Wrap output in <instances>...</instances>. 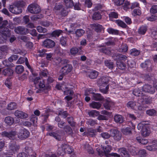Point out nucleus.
Here are the masks:
<instances>
[{
	"instance_id": "1",
	"label": "nucleus",
	"mask_w": 157,
	"mask_h": 157,
	"mask_svg": "<svg viewBox=\"0 0 157 157\" xmlns=\"http://www.w3.org/2000/svg\"><path fill=\"white\" fill-rule=\"evenodd\" d=\"M137 128L138 130H141V134L143 136H147L150 133V129L147 125L143 122L138 124Z\"/></svg>"
},
{
	"instance_id": "2",
	"label": "nucleus",
	"mask_w": 157,
	"mask_h": 157,
	"mask_svg": "<svg viewBox=\"0 0 157 157\" xmlns=\"http://www.w3.org/2000/svg\"><path fill=\"white\" fill-rule=\"evenodd\" d=\"M27 10L30 13L33 14H37L40 11V6L36 3L29 5L27 7Z\"/></svg>"
},
{
	"instance_id": "3",
	"label": "nucleus",
	"mask_w": 157,
	"mask_h": 157,
	"mask_svg": "<svg viewBox=\"0 0 157 157\" xmlns=\"http://www.w3.org/2000/svg\"><path fill=\"white\" fill-rule=\"evenodd\" d=\"M92 89H87L85 91V95L86 96L89 95V94H93L92 98L93 100L95 101H101L103 100V97L99 94H95L92 92Z\"/></svg>"
},
{
	"instance_id": "4",
	"label": "nucleus",
	"mask_w": 157,
	"mask_h": 157,
	"mask_svg": "<svg viewBox=\"0 0 157 157\" xmlns=\"http://www.w3.org/2000/svg\"><path fill=\"white\" fill-rule=\"evenodd\" d=\"M1 135L3 137H6L11 140L16 139L17 132L15 131H11L10 132L4 131L1 133Z\"/></svg>"
},
{
	"instance_id": "5",
	"label": "nucleus",
	"mask_w": 157,
	"mask_h": 157,
	"mask_svg": "<svg viewBox=\"0 0 157 157\" xmlns=\"http://www.w3.org/2000/svg\"><path fill=\"white\" fill-rule=\"evenodd\" d=\"M29 134L30 133L28 130L24 128L19 130L17 136L20 139L23 140L28 138Z\"/></svg>"
},
{
	"instance_id": "6",
	"label": "nucleus",
	"mask_w": 157,
	"mask_h": 157,
	"mask_svg": "<svg viewBox=\"0 0 157 157\" xmlns=\"http://www.w3.org/2000/svg\"><path fill=\"white\" fill-rule=\"evenodd\" d=\"M110 78L108 77L103 76L101 77L98 81L97 83L99 86L105 87L108 85Z\"/></svg>"
},
{
	"instance_id": "7",
	"label": "nucleus",
	"mask_w": 157,
	"mask_h": 157,
	"mask_svg": "<svg viewBox=\"0 0 157 157\" xmlns=\"http://www.w3.org/2000/svg\"><path fill=\"white\" fill-rule=\"evenodd\" d=\"M72 69V67L71 65L67 64L61 68L60 73L63 75H66L70 73Z\"/></svg>"
},
{
	"instance_id": "8",
	"label": "nucleus",
	"mask_w": 157,
	"mask_h": 157,
	"mask_svg": "<svg viewBox=\"0 0 157 157\" xmlns=\"http://www.w3.org/2000/svg\"><path fill=\"white\" fill-rule=\"evenodd\" d=\"M55 44V43L53 41L50 39H48L43 42L42 45L44 47L50 48L53 47Z\"/></svg>"
},
{
	"instance_id": "9",
	"label": "nucleus",
	"mask_w": 157,
	"mask_h": 157,
	"mask_svg": "<svg viewBox=\"0 0 157 157\" xmlns=\"http://www.w3.org/2000/svg\"><path fill=\"white\" fill-rule=\"evenodd\" d=\"M9 10L10 12L15 14H19L22 12V10L21 8L14 5H10Z\"/></svg>"
},
{
	"instance_id": "10",
	"label": "nucleus",
	"mask_w": 157,
	"mask_h": 157,
	"mask_svg": "<svg viewBox=\"0 0 157 157\" xmlns=\"http://www.w3.org/2000/svg\"><path fill=\"white\" fill-rule=\"evenodd\" d=\"M111 136L114 139L117 141L120 140L121 138V133L117 129H112L111 130Z\"/></svg>"
},
{
	"instance_id": "11",
	"label": "nucleus",
	"mask_w": 157,
	"mask_h": 157,
	"mask_svg": "<svg viewBox=\"0 0 157 157\" xmlns=\"http://www.w3.org/2000/svg\"><path fill=\"white\" fill-rule=\"evenodd\" d=\"M27 30L24 26H18L14 29L15 33L19 34L25 35L27 33Z\"/></svg>"
},
{
	"instance_id": "12",
	"label": "nucleus",
	"mask_w": 157,
	"mask_h": 157,
	"mask_svg": "<svg viewBox=\"0 0 157 157\" xmlns=\"http://www.w3.org/2000/svg\"><path fill=\"white\" fill-rule=\"evenodd\" d=\"M20 148V146L15 143L11 142L9 144V149L13 153L18 151Z\"/></svg>"
},
{
	"instance_id": "13",
	"label": "nucleus",
	"mask_w": 157,
	"mask_h": 157,
	"mask_svg": "<svg viewBox=\"0 0 157 157\" xmlns=\"http://www.w3.org/2000/svg\"><path fill=\"white\" fill-rule=\"evenodd\" d=\"M143 91L151 94H153L155 91L154 88L152 86L149 85H145L142 88Z\"/></svg>"
},
{
	"instance_id": "14",
	"label": "nucleus",
	"mask_w": 157,
	"mask_h": 157,
	"mask_svg": "<svg viewBox=\"0 0 157 157\" xmlns=\"http://www.w3.org/2000/svg\"><path fill=\"white\" fill-rule=\"evenodd\" d=\"M14 115L16 117L21 119L26 118L28 117V115L27 114L21 111L18 110H17L15 111Z\"/></svg>"
},
{
	"instance_id": "15",
	"label": "nucleus",
	"mask_w": 157,
	"mask_h": 157,
	"mask_svg": "<svg viewBox=\"0 0 157 157\" xmlns=\"http://www.w3.org/2000/svg\"><path fill=\"white\" fill-rule=\"evenodd\" d=\"M45 87V85L44 81L43 80L40 81L38 85H35V87L37 89L36 90V93H41L42 91V89L44 88Z\"/></svg>"
},
{
	"instance_id": "16",
	"label": "nucleus",
	"mask_w": 157,
	"mask_h": 157,
	"mask_svg": "<svg viewBox=\"0 0 157 157\" xmlns=\"http://www.w3.org/2000/svg\"><path fill=\"white\" fill-rule=\"evenodd\" d=\"M0 32L2 34V36L7 39V37L10 35V30L7 27L0 29Z\"/></svg>"
},
{
	"instance_id": "17",
	"label": "nucleus",
	"mask_w": 157,
	"mask_h": 157,
	"mask_svg": "<svg viewBox=\"0 0 157 157\" xmlns=\"http://www.w3.org/2000/svg\"><path fill=\"white\" fill-rule=\"evenodd\" d=\"M48 134L51 136H53L58 140H60L61 139V133L59 130H57L56 132H49Z\"/></svg>"
},
{
	"instance_id": "18",
	"label": "nucleus",
	"mask_w": 157,
	"mask_h": 157,
	"mask_svg": "<svg viewBox=\"0 0 157 157\" xmlns=\"http://www.w3.org/2000/svg\"><path fill=\"white\" fill-rule=\"evenodd\" d=\"M114 120L116 123H122L124 121V118L121 115L116 114L114 117Z\"/></svg>"
},
{
	"instance_id": "19",
	"label": "nucleus",
	"mask_w": 157,
	"mask_h": 157,
	"mask_svg": "<svg viewBox=\"0 0 157 157\" xmlns=\"http://www.w3.org/2000/svg\"><path fill=\"white\" fill-rule=\"evenodd\" d=\"M13 72V70L10 68H7L3 69L2 71V74L5 76H10L12 75Z\"/></svg>"
},
{
	"instance_id": "20",
	"label": "nucleus",
	"mask_w": 157,
	"mask_h": 157,
	"mask_svg": "<svg viewBox=\"0 0 157 157\" xmlns=\"http://www.w3.org/2000/svg\"><path fill=\"white\" fill-rule=\"evenodd\" d=\"M142 100L141 101L142 103L144 102L146 104H150L151 103L152 99L151 98L145 96L144 94L141 98Z\"/></svg>"
},
{
	"instance_id": "21",
	"label": "nucleus",
	"mask_w": 157,
	"mask_h": 157,
	"mask_svg": "<svg viewBox=\"0 0 157 157\" xmlns=\"http://www.w3.org/2000/svg\"><path fill=\"white\" fill-rule=\"evenodd\" d=\"M118 152L123 157H129V154L128 153V152L126 151L125 148H122L119 149L118 150Z\"/></svg>"
},
{
	"instance_id": "22",
	"label": "nucleus",
	"mask_w": 157,
	"mask_h": 157,
	"mask_svg": "<svg viewBox=\"0 0 157 157\" xmlns=\"http://www.w3.org/2000/svg\"><path fill=\"white\" fill-rule=\"evenodd\" d=\"M92 27L95 31L98 33L101 32L103 29L102 26L99 24H94L92 25Z\"/></svg>"
},
{
	"instance_id": "23",
	"label": "nucleus",
	"mask_w": 157,
	"mask_h": 157,
	"mask_svg": "<svg viewBox=\"0 0 157 157\" xmlns=\"http://www.w3.org/2000/svg\"><path fill=\"white\" fill-rule=\"evenodd\" d=\"M64 149L65 150V153L70 154L72 153L73 151V149L70 146L67 144H63Z\"/></svg>"
},
{
	"instance_id": "24",
	"label": "nucleus",
	"mask_w": 157,
	"mask_h": 157,
	"mask_svg": "<svg viewBox=\"0 0 157 157\" xmlns=\"http://www.w3.org/2000/svg\"><path fill=\"white\" fill-rule=\"evenodd\" d=\"M97 131L94 129L90 128L87 131V135L91 137L95 136L96 135Z\"/></svg>"
},
{
	"instance_id": "25",
	"label": "nucleus",
	"mask_w": 157,
	"mask_h": 157,
	"mask_svg": "<svg viewBox=\"0 0 157 157\" xmlns=\"http://www.w3.org/2000/svg\"><path fill=\"white\" fill-rule=\"evenodd\" d=\"M90 106L93 109H99L101 106V104L99 102L93 101L90 104Z\"/></svg>"
},
{
	"instance_id": "26",
	"label": "nucleus",
	"mask_w": 157,
	"mask_h": 157,
	"mask_svg": "<svg viewBox=\"0 0 157 157\" xmlns=\"http://www.w3.org/2000/svg\"><path fill=\"white\" fill-rule=\"evenodd\" d=\"M17 108V104L14 102H11L8 104L7 107V109L9 110H14Z\"/></svg>"
},
{
	"instance_id": "27",
	"label": "nucleus",
	"mask_w": 157,
	"mask_h": 157,
	"mask_svg": "<svg viewBox=\"0 0 157 157\" xmlns=\"http://www.w3.org/2000/svg\"><path fill=\"white\" fill-rule=\"evenodd\" d=\"M105 65L109 69H112L114 66V63L110 60H106L104 62Z\"/></svg>"
},
{
	"instance_id": "28",
	"label": "nucleus",
	"mask_w": 157,
	"mask_h": 157,
	"mask_svg": "<svg viewBox=\"0 0 157 157\" xmlns=\"http://www.w3.org/2000/svg\"><path fill=\"white\" fill-rule=\"evenodd\" d=\"M63 129L66 133L69 135H72V129L69 125H65L63 127Z\"/></svg>"
},
{
	"instance_id": "29",
	"label": "nucleus",
	"mask_w": 157,
	"mask_h": 157,
	"mask_svg": "<svg viewBox=\"0 0 157 157\" xmlns=\"http://www.w3.org/2000/svg\"><path fill=\"white\" fill-rule=\"evenodd\" d=\"M134 95L136 96L141 97V98L144 94L138 88H135L133 91Z\"/></svg>"
},
{
	"instance_id": "30",
	"label": "nucleus",
	"mask_w": 157,
	"mask_h": 157,
	"mask_svg": "<svg viewBox=\"0 0 157 157\" xmlns=\"http://www.w3.org/2000/svg\"><path fill=\"white\" fill-rule=\"evenodd\" d=\"M63 147V144L60 147H58L57 151V153L58 155L63 156L65 153Z\"/></svg>"
},
{
	"instance_id": "31",
	"label": "nucleus",
	"mask_w": 157,
	"mask_h": 157,
	"mask_svg": "<svg viewBox=\"0 0 157 157\" xmlns=\"http://www.w3.org/2000/svg\"><path fill=\"white\" fill-rule=\"evenodd\" d=\"M88 114L90 117H95L99 114V112L96 110H92L89 112Z\"/></svg>"
},
{
	"instance_id": "32",
	"label": "nucleus",
	"mask_w": 157,
	"mask_h": 157,
	"mask_svg": "<svg viewBox=\"0 0 157 157\" xmlns=\"http://www.w3.org/2000/svg\"><path fill=\"white\" fill-rule=\"evenodd\" d=\"M117 65L119 69L122 70H124L126 68L125 64L122 61L117 62Z\"/></svg>"
},
{
	"instance_id": "33",
	"label": "nucleus",
	"mask_w": 157,
	"mask_h": 157,
	"mask_svg": "<svg viewBox=\"0 0 157 157\" xmlns=\"http://www.w3.org/2000/svg\"><path fill=\"white\" fill-rule=\"evenodd\" d=\"M147 30L146 26H142L140 27L138 30V33L142 35H144Z\"/></svg>"
},
{
	"instance_id": "34",
	"label": "nucleus",
	"mask_w": 157,
	"mask_h": 157,
	"mask_svg": "<svg viewBox=\"0 0 157 157\" xmlns=\"http://www.w3.org/2000/svg\"><path fill=\"white\" fill-rule=\"evenodd\" d=\"M5 122L10 125H12L14 123V119L11 117H7L5 119Z\"/></svg>"
},
{
	"instance_id": "35",
	"label": "nucleus",
	"mask_w": 157,
	"mask_h": 157,
	"mask_svg": "<svg viewBox=\"0 0 157 157\" xmlns=\"http://www.w3.org/2000/svg\"><path fill=\"white\" fill-rule=\"evenodd\" d=\"M121 132L124 134L128 135L131 134L132 131L130 128L127 127L125 128H122Z\"/></svg>"
},
{
	"instance_id": "36",
	"label": "nucleus",
	"mask_w": 157,
	"mask_h": 157,
	"mask_svg": "<svg viewBox=\"0 0 157 157\" xmlns=\"http://www.w3.org/2000/svg\"><path fill=\"white\" fill-rule=\"evenodd\" d=\"M64 1L66 6L68 8H71L74 6L72 0H64Z\"/></svg>"
},
{
	"instance_id": "37",
	"label": "nucleus",
	"mask_w": 157,
	"mask_h": 157,
	"mask_svg": "<svg viewBox=\"0 0 157 157\" xmlns=\"http://www.w3.org/2000/svg\"><path fill=\"white\" fill-rule=\"evenodd\" d=\"M85 33V31L82 29L76 30L75 32V34L76 36L80 37Z\"/></svg>"
},
{
	"instance_id": "38",
	"label": "nucleus",
	"mask_w": 157,
	"mask_h": 157,
	"mask_svg": "<svg viewBox=\"0 0 157 157\" xmlns=\"http://www.w3.org/2000/svg\"><path fill=\"white\" fill-rule=\"evenodd\" d=\"M128 49V47L125 44H123L118 49V51L120 52H126Z\"/></svg>"
},
{
	"instance_id": "39",
	"label": "nucleus",
	"mask_w": 157,
	"mask_h": 157,
	"mask_svg": "<svg viewBox=\"0 0 157 157\" xmlns=\"http://www.w3.org/2000/svg\"><path fill=\"white\" fill-rule=\"evenodd\" d=\"M140 51L136 48L132 49L130 51V54L132 56H138L140 54Z\"/></svg>"
},
{
	"instance_id": "40",
	"label": "nucleus",
	"mask_w": 157,
	"mask_h": 157,
	"mask_svg": "<svg viewBox=\"0 0 157 157\" xmlns=\"http://www.w3.org/2000/svg\"><path fill=\"white\" fill-rule=\"evenodd\" d=\"M33 76L32 77V81L34 82V83L36 85L38 82V80L40 79V78L39 77H36L37 75V74L35 73H33Z\"/></svg>"
},
{
	"instance_id": "41",
	"label": "nucleus",
	"mask_w": 157,
	"mask_h": 157,
	"mask_svg": "<svg viewBox=\"0 0 157 157\" xmlns=\"http://www.w3.org/2000/svg\"><path fill=\"white\" fill-rule=\"evenodd\" d=\"M15 70L17 74H21L24 71V68L22 65H17L16 67Z\"/></svg>"
},
{
	"instance_id": "42",
	"label": "nucleus",
	"mask_w": 157,
	"mask_h": 157,
	"mask_svg": "<svg viewBox=\"0 0 157 157\" xmlns=\"http://www.w3.org/2000/svg\"><path fill=\"white\" fill-rule=\"evenodd\" d=\"M92 18L94 20H98L101 18V15L99 12H96L93 15Z\"/></svg>"
},
{
	"instance_id": "43",
	"label": "nucleus",
	"mask_w": 157,
	"mask_h": 157,
	"mask_svg": "<svg viewBox=\"0 0 157 157\" xmlns=\"http://www.w3.org/2000/svg\"><path fill=\"white\" fill-rule=\"evenodd\" d=\"M98 75V72L95 71H92L90 73L89 76L91 79H94L96 78Z\"/></svg>"
},
{
	"instance_id": "44",
	"label": "nucleus",
	"mask_w": 157,
	"mask_h": 157,
	"mask_svg": "<svg viewBox=\"0 0 157 157\" xmlns=\"http://www.w3.org/2000/svg\"><path fill=\"white\" fill-rule=\"evenodd\" d=\"M112 103L111 101L108 100L104 104V106L105 109L109 110L110 109V108L112 105Z\"/></svg>"
},
{
	"instance_id": "45",
	"label": "nucleus",
	"mask_w": 157,
	"mask_h": 157,
	"mask_svg": "<svg viewBox=\"0 0 157 157\" xmlns=\"http://www.w3.org/2000/svg\"><path fill=\"white\" fill-rule=\"evenodd\" d=\"M86 124L88 125L93 126L97 124V121L96 120H93L92 119H89L86 122Z\"/></svg>"
},
{
	"instance_id": "46",
	"label": "nucleus",
	"mask_w": 157,
	"mask_h": 157,
	"mask_svg": "<svg viewBox=\"0 0 157 157\" xmlns=\"http://www.w3.org/2000/svg\"><path fill=\"white\" fill-rule=\"evenodd\" d=\"M68 123L70 124L72 127H74L75 126V123L73 121V118L71 117H68L67 118Z\"/></svg>"
},
{
	"instance_id": "47",
	"label": "nucleus",
	"mask_w": 157,
	"mask_h": 157,
	"mask_svg": "<svg viewBox=\"0 0 157 157\" xmlns=\"http://www.w3.org/2000/svg\"><path fill=\"white\" fill-rule=\"evenodd\" d=\"M102 147L104 151V152L105 154H108L111 151L112 149L111 146L109 145H107L105 147Z\"/></svg>"
},
{
	"instance_id": "48",
	"label": "nucleus",
	"mask_w": 157,
	"mask_h": 157,
	"mask_svg": "<svg viewBox=\"0 0 157 157\" xmlns=\"http://www.w3.org/2000/svg\"><path fill=\"white\" fill-rule=\"evenodd\" d=\"M116 55L117 57L116 59L120 60H125L127 58L126 56L121 54H116Z\"/></svg>"
},
{
	"instance_id": "49",
	"label": "nucleus",
	"mask_w": 157,
	"mask_h": 157,
	"mask_svg": "<svg viewBox=\"0 0 157 157\" xmlns=\"http://www.w3.org/2000/svg\"><path fill=\"white\" fill-rule=\"evenodd\" d=\"M146 113L147 115L151 116H155L156 115V111L154 109H151L147 110Z\"/></svg>"
},
{
	"instance_id": "50",
	"label": "nucleus",
	"mask_w": 157,
	"mask_h": 157,
	"mask_svg": "<svg viewBox=\"0 0 157 157\" xmlns=\"http://www.w3.org/2000/svg\"><path fill=\"white\" fill-rule=\"evenodd\" d=\"M13 52L15 54H19L23 56L25 55L26 53L25 51H22L19 49H14L13 50Z\"/></svg>"
},
{
	"instance_id": "51",
	"label": "nucleus",
	"mask_w": 157,
	"mask_h": 157,
	"mask_svg": "<svg viewBox=\"0 0 157 157\" xmlns=\"http://www.w3.org/2000/svg\"><path fill=\"white\" fill-rule=\"evenodd\" d=\"M138 155L141 157H145L146 156L147 153L146 150L144 149L140 150L138 152Z\"/></svg>"
},
{
	"instance_id": "52",
	"label": "nucleus",
	"mask_w": 157,
	"mask_h": 157,
	"mask_svg": "<svg viewBox=\"0 0 157 157\" xmlns=\"http://www.w3.org/2000/svg\"><path fill=\"white\" fill-rule=\"evenodd\" d=\"M63 32L62 30H55L53 32L52 35L55 37H58L60 34Z\"/></svg>"
},
{
	"instance_id": "53",
	"label": "nucleus",
	"mask_w": 157,
	"mask_h": 157,
	"mask_svg": "<svg viewBox=\"0 0 157 157\" xmlns=\"http://www.w3.org/2000/svg\"><path fill=\"white\" fill-rule=\"evenodd\" d=\"M116 23L119 26L123 27L126 28L127 26V25L126 24L122 21L120 20H116Z\"/></svg>"
},
{
	"instance_id": "54",
	"label": "nucleus",
	"mask_w": 157,
	"mask_h": 157,
	"mask_svg": "<svg viewBox=\"0 0 157 157\" xmlns=\"http://www.w3.org/2000/svg\"><path fill=\"white\" fill-rule=\"evenodd\" d=\"M67 40V38L66 37H62L61 38L60 40V42L61 44L64 46H65L67 45L66 42Z\"/></svg>"
},
{
	"instance_id": "55",
	"label": "nucleus",
	"mask_w": 157,
	"mask_h": 157,
	"mask_svg": "<svg viewBox=\"0 0 157 157\" xmlns=\"http://www.w3.org/2000/svg\"><path fill=\"white\" fill-rule=\"evenodd\" d=\"M109 18L110 19L113 18H117L118 17V14L114 12H113L110 13L109 14Z\"/></svg>"
},
{
	"instance_id": "56",
	"label": "nucleus",
	"mask_w": 157,
	"mask_h": 157,
	"mask_svg": "<svg viewBox=\"0 0 157 157\" xmlns=\"http://www.w3.org/2000/svg\"><path fill=\"white\" fill-rule=\"evenodd\" d=\"M107 32L109 34H117L118 33V31L116 29H114L112 28H109L107 29Z\"/></svg>"
},
{
	"instance_id": "57",
	"label": "nucleus",
	"mask_w": 157,
	"mask_h": 157,
	"mask_svg": "<svg viewBox=\"0 0 157 157\" xmlns=\"http://www.w3.org/2000/svg\"><path fill=\"white\" fill-rule=\"evenodd\" d=\"M141 14V10L139 9H135L133 10L132 14L134 16H140Z\"/></svg>"
},
{
	"instance_id": "58",
	"label": "nucleus",
	"mask_w": 157,
	"mask_h": 157,
	"mask_svg": "<svg viewBox=\"0 0 157 157\" xmlns=\"http://www.w3.org/2000/svg\"><path fill=\"white\" fill-rule=\"evenodd\" d=\"M130 3L127 1H125L124 5L123 6V8L124 10H127L130 8Z\"/></svg>"
},
{
	"instance_id": "59",
	"label": "nucleus",
	"mask_w": 157,
	"mask_h": 157,
	"mask_svg": "<svg viewBox=\"0 0 157 157\" xmlns=\"http://www.w3.org/2000/svg\"><path fill=\"white\" fill-rule=\"evenodd\" d=\"M36 29L37 31L39 33H46L47 32V30L46 29L40 26H38L36 28Z\"/></svg>"
},
{
	"instance_id": "60",
	"label": "nucleus",
	"mask_w": 157,
	"mask_h": 157,
	"mask_svg": "<svg viewBox=\"0 0 157 157\" xmlns=\"http://www.w3.org/2000/svg\"><path fill=\"white\" fill-rule=\"evenodd\" d=\"M9 49V47L6 45L2 46L0 48V50L2 52L5 53H7Z\"/></svg>"
},
{
	"instance_id": "61",
	"label": "nucleus",
	"mask_w": 157,
	"mask_h": 157,
	"mask_svg": "<svg viewBox=\"0 0 157 157\" xmlns=\"http://www.w3.org/2000/svg\"><path fill=\"white\" fill-rule=\"evenodd\" d=\"M99 90L100 92L104 94H106L108 92V89L109 87L108 85L106 86L105 87L102 88V86H100Z\"/></svg>"
},
{
	"instance_id": "62",
	"label": "nucleus",
	"mask_w": 157,
	"mask_h": 157,
	"mask_svg": "<svg viewBox=\"0 0 157 157\" xmlns=\"http://www.w3.org/2000/svg\"><path fill=\"white\" fill-rule=\"evenodd\" d=\"M127 106L128 107L134 109L136 106V103L133 101H130L127 103Z\"/></svg>"
},
{
	"instance_id": "63",
	"label": "nucleus",
	"mask_w": 157,
	"mask_h": 157,
	"mask_svg": "<svg viewBox=\"0 0 157 157\" xmlns=\"http://www.w3.org/2000/svg\"><path fill=\"white\" fill-rule=\"evenodd\" d=\"M61 58L60 57H56L54 58L53 60V64L56 65H58L61 63Z\"/></svg>"
},
{
	"instance_id": "64",
	"label": "nucleus",
	"mask_w": 157,
	"mask_h": 157,
	"mask_svg": "<svg viewBox=\"0 0 157 157\" xmlns=\"http://www.w3.org/2000/svg\"><path fill=\"white\" fill-rule=\"evenodd\" d=\"M150 12L151 13L155 14L157 13V5H153L151 8Z\"/></svg>"
}]
</instances>
